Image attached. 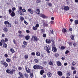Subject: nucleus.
I'll use <instances>...</instances> for the list:
<instances>
[{
  "instance_id": "obj_1",
  "label": "nucleus",
  "mask_w": 78,
  "mask_h": 78,
  "mask_svg": "<svg viewBox=\"0 0 78 78\" xmlns=\"http://www.w3.org/2000/svg\"><path fill=\"white\" fill-rule=\"evenodd\" d=\"M30 40L31 41H33L34 42H37V41L39 40V39L36 36L33 35L32 36V38H31Z\"/></svg>"
},
{
  "instance_id": "obj_2",
  "label": "nucleus",
  "mask_w": 78,
  "mask_h": 78,
  "mask_svg": "<svg viewBox=\"0 0 78 78\" xmlns=\"http://www.w3.org/2000/svg\"><path fill=\"white\" fill-rule=\"evenodd\" d=\"M4 24L6 27H7L8 28H10V27H11V23H10L9 22L7 21H5L4 22Z\"/></svg>"
},
{
  "instance_id": "obj_3",
  "label": "nucleus",
  "mask_w": 78,
  "mask_h": 78,
  "mask_svg": "<svg viewBox=\"0 0 78 78\" xmlns=\"http://www.w3.org/2000/svg\"><path fill=\"white\" fill-rule=\"evenodd\" d=\"M14 72H15V70L13 69H12L11 71L9 69H7L6 70V72L7 73H10L11 75H12L14 73Z\"/></svg>"
},
{
  "instance_id": "obj_4",
  "label": "nucleus",
  "mask_w": 78,
  "mask_h": 78,
  "mask_svg": "<svg viewBox=\"0 0 78 78\" xmlns=\"http://www.w3.org/2000/svg\"><path fill=\"white\" fill-rule=\"evenodd\" d=\"M44 49L46 51L47 53H48L49 54L50 53V51L49 50H51V49L50 48V47L49 46V45H48L46 46H45V47L44 48Z\"/></svg>"
},
{
  "instance_id": "obj_5",
  "label": "nucleus",
  "mask_w": 78,
  "mask_h": 78,
  "mask_svg": "<svg viewBox=\"0 0 78 78\" xmlns=\"http://www.w3.org/2000/svg\"><path fill=\"white\" fill-rule=\"evenodd\" d=\"M62 9L64 11H69L70 9V7L68 6H63Z\"/></svg>"
},
{
  "instance_id": "obj_6",
  "label": "nucleus",
  "mask_w": 78,
  "mask_h": 78,
  "mask_svg": "<svg viewBox=\"0 0 78 78\" xmlns=\"http://www.w3.org/2000/svg\"><path fill=\"white\" fill-rule=\"evenodd\" d=\"M39 16H40V17H41L43 19H48V17L46 16L44 14H42V13H41L39 15Z\"/></svg>"
},
{
  "instance_id": "obj_7",
  "label": "nucleus",
  "mask_w": 78,
  "mask_h": 78,
  "mask_svg": "<svg viewBox=\"0 0 78 78\" xmlns=\"http://www.w3.org/2000/svg\"><path fill=\"white\" fill-rule=\"evenodd\" d=\"M19 76L18 77L19 78H24L23 77V73H22L20 72H19Z\"/></svg>"
},
{
  "instance_id": "obj_8",
  "label": "nucleus",
  "mask_w": 78,
  "mask_h": 78,
  "mask_svg": "<svg viewBox=\"0 0 78 78\" xmlns=\"http://www.w3.org/2000/svg\"><path fill=\"white\" fill-rule=\"evenodd\" d=\"M25 70L27 73H30L31 72V69L27 67H26Z\"/></svg>"
},
{
  "instance_id": "obj_9",
  "label": "nucleus",
  "mask_w": 78,
  "mask_h": 78,
  "mask_svg": "<svg viewBox=\"0 0 78 78\" xmlns=\"http://www.w3.org/2000/svg\"><path fill=\"white\" fill-rule=\"evenodd\" d=\"M37 69H44V67L41 66L40 65H37Z\"/></svg>"
},
{
  "instance_id": "obj_10",
  "label": "nucleus",
  "mask_w": 78,
  "mask_h": 78,
  "mask_svg": "<svg viewBox=\"0 0 78 78\" xmlns=\"http://www.w3.org/2000/svg\"><path fill=\"white\" fill-rule=\"evenodd\" d=\"M28 12H30V14H33L34 13V12L33 11V10L31 9H28Z\"/></svg>"
},
{
  "instance_id": "obj_11",
  "label": "nucleus",
  "mask_w": 78,
  "mask_h": 78,
  "mask_svg": "<svg viewBox=\"0 0 78 78\" xmlns=\"http://www.w3.org/2000/svg\"><path fill=\"white\" fill-rule=\"evenodd\" d=\"M3 30L4 31V32H6V33H7V32L8 31V29L7 27H5L3 28Z\"/></svg>"
},
{
  "instance_id": "obj_12",
  "label": "nucleus",
  "mask_w": 78,
  "mask_h": 78,
  "mask_svg": "<svg viewBox=\"0 0 78 78\" xmlns=\"http://www.w3.org/2000/svg\"><path fill=\"white\" fill-rule=\"evenodd\" d=\"M52 51H54V52H56V51H57V49L54 46L52 48Z\"/></svg>"
},
{
  "instance_id": "obj_13",
  "label": "nucleus",
  "mask_w": 78,
  "mask_h": 78,
  "mask_svg": "<svg viewBox=\"0 0 78 78\" xmlns=\"http://www.w3.org/2000/svg\"><path fill=\"white\" fill-rule=\"evenodd\" d=\"M46 42L47 44H50L51 43V41L50 39H47L46 40Z\"/></svg>"
},
{
  "instance_id": "obj_14",
  "label": "nucleus",
  "mask_w": 78,
  "mask_h": 78,
  "mask_svg": "<svg viewBox=\"0 0 78 78\" xmlns=\"http://www.w3.org/2000/svg\"><path fill=\"white\" fill-rule=\"evenodd\" d=\"M47 75L48 77H49V78H50L52 76V73L50 72H48L47 73Z\"/></svg>"
},
{
  "instance_id": "obj_15",
  "label": "nucleus",
  "mask_w": 78,
  "mask_h": 78,
  "mask_svg": "<svg viewBox=\"0 0 78 78\" xmlns=\"http://www.w3.org/2000/svg\"><path fill=\"white\" fill-rule=\"evenodd\" d=\"M57 65L58 66H62V64L59 61H57Z\"/></svg>"
},
{
  "instance_id": "obj_16",
  "label": "nucleus",
  "mask_w": 78,
  "mask_h": 78,
  "mask_svg": "<svg viewBox=\"0 0 78 78\" xmlns=\"http://www.w3.org/2000/svg\"><path fill=\"white\" fill-rule=\"evenodd\" d=\"M57 74L59 76H62V73L61 71H59L57 72Z\"/></svg>"
},
{
  "instance_id": "obj_17",
  "label": "nucleus",
  "mask_w": 78,
  "mask_h": 78,
  "mask_svg": "<svg viewBox=\"0 0 78 78\" xmlns=\"http://www.w3.org/2000/svg\"><path fill=\"white\" fill-rule=\"evenodd\" d=\"M35 12L37 14H39L41 13V11H40V10L39 9H36L35 10Z\"/></svg>"
},
{
  "instance_id": "obj_18",
  "label": "nucleus",
  "mask_w": 78,
  "mask_h": 78,
  "mask_svg": "<svg viewBox=\"0 0 78 78\" xmlns=\"http://www.w3.org/2000/svg\"><path fill=\"white\" fill-rule=\"evenodd\" d=\"M10 15L12 17H14V16H15L16 14L15 13V12H14L13 11L12 12Z\"/></svg>"
},
{
  "instance_id": "obj_19",
  "label": "nucleus",
  "mask_w": 78,
  "mask_h": 78,
  "mask_svg": "<svg viewBox=\"0 0 78 78\" xmlns=\"http://www.w3.org/2000/svg\"><path fill=\"white\" fill-rule=\"evenodd\" d=\"M25 38L26 40H29L30 38V36L28 35H27L25 37Z\"/></svg>"
},
{
  "instance_id": "obj_20",
  "label": "nucleus",
  "mask_w": 78,
  "mask_h": 78,
  "mask_svg": "<svg viewBox=\"0 0 78 78\" xmlns=\"http://www.w3.org/2000/svg\"><path fill=\"white\" fill-rule=\"evenodd\" d=\"M36 55L37 56H41V53L39 51H37L36 52Z\"/></svg>"
},
{
  "instance_id": "obj_21",
  "label": "nucleus",
  "mask_w": 78,
  "mask_h": 78,
  "mask_svg": "<svg viewBox=\"0 0 78 78\" xmlns=\"http://www.w3.org/2000/svg\"><path fill=\"white\" fill-rule=\"evenodd\" d=\"M51 41L53 42V44H52V46L55 47V39H52L51 40Z\"/></svg>"
},
{
  "instance_id": "obj_22",
  "label": "nucleus",
  "mask_w": 78,
  "mask_h": 78,
  "mask_svg": "<svg viewBox=\"0 0 78 78\" xmlns=\"http://www.w3.org/2000/svg\"><path fill=\"white\" fill-rule=\"evenodd\" d=\"M70 38H71V40H73H73H75V38H74V36H73V34L70 36Z\"/></svg>"
},
{
  "instance_id": "obj_23",
  "label": "nucleus",
  "mask_w": 78,
  "mask_h": 78,
  "mask_svg": "<svg viewBox=\"0 0 78 78\" xmlns=\"http://www.w3.org/2000/svg\"><path fill=\"white\" fill-rule=\"evenodd\" d=\"M34 73L33 72H32L30 73V78H33V76H34Z\"/></svg>"
},
{
  "instance_id": "obj_24",
  "label": "nucleus",
  "mask_w": 78,
  "mask_h": 78,
  "mask_svg": "<svg viewBox=\"0 0 78 78\" xmlns=\"http://www.w3.org/2000/svg\"><path fill=\"white\" fill-rule=\"evenodd\" d=\"M44 73V70L43 69L41 70L40 72V74L41 75H42Z\"/></svg>"
},
{
  "instance_id": "obj_25",
  "label": "nucleus",
  "mask_w": 78,
  "mask_h": 78,
  "mask_svg": "<svg viewBox=\"0 0 78 78\" xmlns=\"http://www.w3.org/2000/svg\"><path fill=\"white\" fill-rule=\"evenodd\" d=\"M48 63L49 65H50V66H53V63L52 62L48 61Z\"/></svg>"
},
{
  "instance_id": "obj_26",
  "label": "nucleus",
  "mask_w": 78,
  "mask_h": 78,
  "mask_svg": "<svg viewBox=\"0 0 78 78\" xmlns=\"http://www.w3.org/2000/svg\"><path fill=\"white\" fill-rule=\"evenodd\" d=\"M3 47H4V48H7L8 45H7V44H6L5 43H3Z\"/></svg>"
},
{
  "instance_id": "obj_27",
  "label": "nucleus",
  "mask_w": 78,
  "mask_h": 78,
  "mask_svg": "<svg viewBox=\"0 0 78 78\" xmlns=\"http://www.w3.org/2000/svg\"><path fill=\"white\" fill-rule=\"evenodd\" d=\"M6 61L7 62H11V59L7 58L6 59Z\"/></svg>"
},
{
  "instance_id": "obj_28",
  "label": "nucleus",
  "mask_w": 78,
  "mask_h": 78,
  "mask_svg": "<svg viewBox=\"0 0 78 78\" xmlns=\"http://www.w3.org/2000/svg\"><path fill=\"white\" fill-rule=\"evenodd\" d=\"M62 32L63 33H66L67 32V30L65 28H63L62 30Z\"/></svg>"
},
{
  "instance_id": "obj_29",
  "label": "nucleus",
  "mask_w": 78,
  "mask_h": 78,
  "mask_svg": "<svg viewBox=\"0 0 78 78\" xmlns=\"http://www.w3.org/2000/svg\"><path fill=\"white\" fill-rule=\"evenodd\" d=\"M3 65L5 67H7L8 66V64L6 62H5Z\"/></svg>"
},
{
  "instance_id": "obj_30",
  "label": "nucleus",
  "mask_w": 78,
  "mask_h": 78,
  "mask_svg": "<svg viewBox=\"0 0 78 78\" xmlns=\"http://www.w3.org/2000/svg\"><path fill=\"white\" fill-rule=\"evenodd\" d=\"M25 37V36L23 35H22V34H19V37L20 38H22V37Z\"/></svg>"
},
{
  "instance_id": "obj_31",
  "label": "nucleus",
  "mask_w": 78,
  "mask_h": 78,
  "mask_svg": "<svg viewBox=\"0 0 78 78\" xmlns=\"http://www.w3.org/2000/svg\"><path fill=\"white\" fill-rule=\"evenodd\" d=\"M10 51L12 53H14L15 52V51H14V50L13 49V48H10Z\"/></svg>"
},
{
  "instance_id": "obj_32",
  "label": "nucleus",
  "mask_w": 78,
  "mask_h": 78,
  "mask_svg": "<svg viewBox=\"0 0 78 78\" xmlns=\"http://www.w3.org/2000/svg\"><path fill=\"white\" fill-rule=\"evenodd\" d=\"M34 61L36 63H38V62H39V60L36 58H35L34 59Z\"/></svg>"
},
{
  "instance_id": "obj_33",
  "label": "nucleus",
  "mask_w": 78,
  "mask_h": 78,
  "mask_svg": "<svg viewBox=\"0 0 78 78\" xmlns=\"http://www.w3.org/2000/svg\"><path fill=\"white\" fill-rule=\"evenodd\" d=\"M5 62V61L3 60L1 61L0 62L1 64H2V65H3Z\"/></svg>"
},
{
  "instance_id": "obj_34",
  "label": "nucleus",
  "mask_w": 78,
  "mask_h": 78,
  "mask_svg": "<svg viewBox=\"0 0 78 78\" xmlns=\"http://www.w3.org/2000/svg\"><path fill=\"white\" fill-rule=\"evenodd\" d=\"M58 56H59V54H58V53L55 54V58H58Z\"/></svg>"
},
{
  "instance_id": "obj_35",
  "label": "nucleus",
  "mask_w": 78,
  "mask_h": 78,
  "mask_svg": "<svg viewBox=\"0 0 78 78\" xmlns=\"http://www.w3.org/2000/svg\"><path fill=\"white\" fill-rule=\"evenodd\" d=\"M43 26L44 27H48V24H47V23H43Z\"/></svg>"
},
{
  "instance_id": "obj_36",
  "label": "nucleus",
  "mask_w": 78,
  "mask_h": 78,
  "mask_svg": "<svg viewBox=\"0 0 78 78\" xmlns=\"http://www.w3.org/2000/svg\"><path fill=\"white\" fill-rule=\"evenodd\" d=\"M49 33H51V34H54V31H53V30H50V31L49 32Z\"/></svg>"
},
{
  "instance_id": "obj_37",
  "label": "nucleus",
  "mask_w": 78,
  "mask_h": 78,
  "mask_svg": "<svg viewBox=\"0 0 78 78\" xmlns=\"http://www.w3.org/2000/svg\"><path fill=\"white\" fill-rule=\"evenodd\" d=\"M20 13V15H23V12H22V11L19 10L18 11Z\"/></svg>"
},
{
  "instance_id": "obj_38",
  "label": "nucleus",
  "mask_w": 78,
  "mask_h": 78,
  "mask_svg": "<svg viewBox=\"0 0 78 78\" xmlns=\"http://www.w3.org/2000/svg\"><path fill=\"white\" fill-rule=\"evenodd\" d=\"M36 3L38 4L39 3H41V0H37L36 1Z\"/></svg>"
},
{
  "instance_id": "obj_39",
  "label": "nucleus",
  "mask_w": 78,
  "mask_h": 78,
  "mask_svg": "<svg viewBox=\"0 0 78 78\" xmlns=\"http://www.w3.org/2000/svg\"><path fill=\"white\" fill-rule=\"evenodd\" d=\"M23 44H24V45H27V42L25 41H24L23 42Z\"/></svg>"
},
{
  "instance_id": "obj_40",
  "label": "nucleus",
  "mask_w": 78,
  "mask_h": 78,
  "mask_svg": "<svg viewBox=\"0 0 78 78\" xmlns=\"http://www.w3.org/2000/svg\"><path fill=\"white\" fill-rule=\"evenodd\" d=\"M24 76L26 78H27L28 76V73H24Z\"/></svg>"
},
{
  "instance_id": "obj_41",
  "label": "nucleus",
  "mask_w": 78,
  "mask_h": 78,
  "mask_svg": "<svg viewBox=\"0 0 78 78\" xmlns=\"http://www.w3.org/2000/svg\"><path fill=\"white\" fill-rule=\"evenodd\" d=\"M68 44H69V45L72 46V43L71 41H69Z\"/></svg>"
},
{
  "instance_id": "obj_42",
  "label": "nucleus",
  "mask_w": 78,
  "mask_h": 78,
  "mask_svg": "<svg viewBox=\"0 0 78 78\" xmlns=\"http://www.w3.org/2000/svg\"><path fill=\"white\" fill-rule=\"evenodd\" d=\"M75 64H76V63H75V62L73 61L72 63V66H75Z\"/></svg>"
},
{
  "instance_id": "obj_43",
  "label": "nucleus",
  "mask_w": 78,
  "mask_h": 78,
  "mask_svg": "<svg viewBox=\"0 0 78 78\" xmlns=\"http://www.w3.org/2000/svg\"><path fill=\"white\" fill-rule=\"evenodd\" d=\"M1 42L2 44H4L5 43V40L2 39L1 40Z\"/></svg>"
},
{
  "instance_id": "obj_44",
  "label": "nucleus",
  "mask_w": 78,
  "mask_h": 78,
  "mask_svg": "<svg viewBox=\"0 0 78 78\" xmlns=\"http://www.w3.org/2000/svg\"><path fill=\"white\" fill-rule=\"evenodd\" d=\"M73 45L74 46V47H76V43L75 42H74V43L73 44Z\"/></svg>"
},
{
  "instance_id": "obj_45",
  "label": "nucleus",
  "mask_w": 78,
  "mask_h": 78,
  "mask_svg": "<svg viewBox=\"0 0 78 78\" xmlns=\"http://www.w3.org/2000/svg\"><path fill=\"white\" fill-rule=\"evenodd\" d=\"M25 59H28V55H25L24 56Z\"/></svg>"
},
{
  "instance_id": "obj_46",
  "label": "nucleus",
  "mask_w": 78,
  "mask_h": 78,
  "mask_svg": "<svg viewBox=\"0 0 78 78\" xmlns=\"http://www.w3.org/2000/svg\"><path fill=\"white\" fill-rule=\"evenodd\" d=\"M43 37H47V35L46 34H44L43 35Z\"/></svg>"
},
{
  "instance_id": "obj_47",
  "label": "nucleus",
  "mask_w": 78,
  "mask_h": 78,
  "mask_svg": "<svg viewBox=\"0 0 78 78\" xmlns=\"http://www.w3.org/2000/svg\"><path fill=\"white\" fill-rule=\"evenodd\" d=\"M75 24H76V25H77V24H78V20H76L75 21Z\"/></svg>"
},
{
  "instance_id": "obj_48",
  "label": "nucleus",
  "mask_w": 78,
  "mask_h": 78,
  "mask_svg": "<svg viewBox=\"0 0 78 78\" xmlns=\"http://www.w3.org/2000/svg\"><path fill=\"white\" fill-rule=\"evenodd\" d=\"M61 49L62 50H64L65 49V47L63 46H62L61 47Z\"/></svg>"
},
{
  "instance_id": "obj_49",
  "label": "nucleus",
  "mask_w": 78,
  "mask_h": 78,
  "mask_svg": "<svg viewBox=\"0 0 78 78\" xmlns=\"http://www.w3.org/2000/svg\"><path fill=\"white\" fill-rule=\"evenodd\" d=\"M41 31L42 33H45V30L44 29H41Z\"/></svg>"
},
{
  "instance_id": "obj_50",
  "label": "nucleus",
  "mask_w": 78,
  "mask_h": 78,
  "mask_svg": "<svg viewBox=\"0 0 78 78\" xmlns=\"http://www.w3.org/2000/svg\"><path fill=\"white\" fill-rule=\"evenodd\" d=\"M69 53V51L68 50H67L65 52L66 55H67V54H68Z\"/></svg>"
},
{
  "instance_id": "obj_51",
  "label": "nucleus",
  "mask_w": 78,
  "mask_h": 78,
  "mask_svg": "<svg viewBox=\"0 0 78 78\" xmlns=\"http://www.w3.org/2000/svg\"><path fill=\"white\" fill-rule=\"evenodd\" d=\"M33 29L34 30H37V27H33Z\"/></svg>"
},
{
  "instance_id": "obj_52",
  "label": "nucleus",
  "mask_w": 78,
  "mask_h": 78,
  "mask_svg": "<svg viewBox=\"0 0 78 78\" xmlns=\"http://www.w3.org/2000/svg\"><path fill=\"white\" fill-rule=\"evenodd\" d=\"M20 20L21 21H23V20H24V18L23 17H21Z\"/></svg>"
},
{
  "instance_id": "obj_53",
  "label": "nucleus",
  "mask_w": 78,
  "mask_h": 78,
  "mask_svg": "<svg viewBox=\"0 0 78 78\" xmlns=\"http://www.w3.org/2000/svg\"><path fill=\"white\" fill-rule=\"evenodd\" d=\"M34 69H37V65H35L34 66Z\"/></svg>"
},
{
  "instance_id": "obj_54",
  "label": "nucleus",
  "mask_w": 78,
  "mask_h": 78,
  "mask_svg": "<svg viewBox=\"0 0 78 78\" xmlns=\"http://www.w3.org/2000/svg\"><path fill=\"white\" fill-rule=\"evenodd\" d=\"M48 6H50V7H51V6H52V4L51 3H48Z\"/></svg>"
},
{
  "instance_id": "obj_55",
  "label": "nucleus",
  "mask_w": 78,
  "mask_h": 78,
  "mask_svg": "<svg viewBox=\"0 0 78 78\" xmlns=\"http://www.w3.org/2000/svg\"><path fill=\"white\" fill-rule=\"evenodd\" d=\"M5 42H8V38H5Z\"/></svg>"
},
{
  "instance_id": "obj_56",
  "label": "nucleus",
  "mask_w": 78,
  "mask_h": 78,
  "mask_svg": "<svg viewBox=\"0 0 78 78\" xmlns=\"http://www.w3.org/2000/svg\"><path fill=\"white\" fill-rule=\"evenodd\" d=\"M4 56H5V58H8V55L7 54H6L5 55H4Z\"/></svg>"
},
{
  "instance_id": "obj_57",
  "label": "nucleus",
  "mask_w": 78,
  "mask_h": 78,
  "mask_svg": "<svg viewBox=\"0 0 78 78\" xmlns=\"http://www.w3.org/2000/svg\"><path fill=\"white\" fill-rule=\"evenodd\" d=\"M73 74H76V70H74L73 72Z\"/></svg>"
},
{
  "instance_id": "obj_58",
  "label": "nucleus",
  "mask_w": 78,
  "mask_h": 78,
  "mask_svg": "<svg viewBox=\"0 0 78 78\" xmlns=\"http://www.w3.org/2000/svg\"><path fill=\"white\" fill-rule=\"evenodd\" d=\"M18 69L19 70H22V67H19Z\"/></svg>"
},
{
  "instance_id": "obj_59",
  "label": "nucleus",
  "mask_w": 78,
  "mask_h": 78,
  "mask_svg": "<svg viewBox=\"0 0 78 78\" xmlns=\"http://www.w3.org/2000/svg\"><path fill=\"white\" fill-rule=\"evenodd\" d=\"M24 23L26 25H28V23L27 22V21H26L24 20Z\"/></svg>"
},
{
  "instance_id": "obj_60",
  "label": "nucleus",
  "mask_w": 78,
  "mask_h": 78,
  "mask_svg": "<svg viewBox=\"0 0 78 78\" xmlns=\"http://www.w3.org/2000/svg\"><path fill=\"white\" fill-rule=\"evenodd\" d=\"M31 55H33V56H35V53L34 52H32Z\"/></svg>"
},
{
  "instance_id": "obj_61",
  "label": "nucleus",
  "mask_w": 78,
  "mask_h": 78,
  "mask_svg": "<svg viewBox=\"0 0 78 78\" xmlns=\"http://www.w3.org/2000/svg\"><path fill=\"white\" fill-rule=\"evenodd\" d=\"M16 9V8L15 7L12 8V11H15Z\"/></svg>"
},
{
  "instance_id": "obj_62",
  "label": "nucleus",
  "mask_w": 78,
  "mask_h": 78,
  "mask_svg": "<svg viewBox=\"0 0 78 78\" xmlns=\"http://www.w3.org/2000/svg\"><path fill=\"white\" fill-rule=\"evenodd\" d=\"M19 9L20 10V11H22V7H19Z\"/></svg>"
},
{
  "instance_id": "obj_63",
  "label": "nucleus",
  "mask_w": 78,
  "mask_h": 78,
  "mask_svg": "<svg viewBox=\"0 0 78 78\" xmlns=\"http://www.w3.org/2000/svg\"><path fill=\"white\" fill-rule=\"evenodd\" d=\"M43 64L46 65V64H47V62H46V61H44L43 62Z\"/></svg>"
},
{
  "instance_id": "obj_64",
  "label": "nucleus",
  "mask_w": 78,
  "mask_h": 78,
  "mask_svg": "<svg viewBox=\"0 0 78 78\" xmlns=\"http://www.w3.org/2000/svg\"><path fill=\"white\" fill-rule=\"evenodd\" d=\"M69 31H72V28H70L69 29Z\"/></svg>"
}]
</instances>
